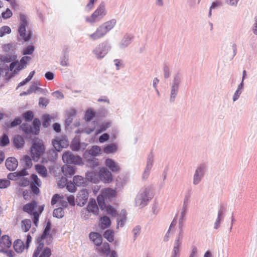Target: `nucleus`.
Returning <instances> with one entry per match:
<instances>
[{
    "instance_id": "f257e3e1",
    "label": "nucleus",
    "mask_w": 257,
    "mask_h": 257,
    "mask_svg": "<svg viewBox=\"0 0 257 257\" xmlns=\"http://www.w3.org/2000/svg\"><path fill=\"white\" fill-rule=\"evenodd\" d=\"M51 230V224L49 222L47 223L44 231L41 237L38 239V246L34 252L33 257H50L51 255V250L49 247L44 248V245L45 243L49 244L52 242L53 237L50 234Z\"/></svg>"
},
{
    "instance_id": "f03ea898",
    "label": "nucleus",
    "mask_w": 257,
    "mask_h": 257,
    "mask_svg": "<svg viewBox=\"0 0 257 257\" xmlns=\"http://www.w3.org/2000/svg\"><path fill=\"white\" fill-rule=\"evenodd\" d=\"M23 210L24 212L33 216V222L36 226H37L39 216L44 210V206L42 205L38 206L37 202L33 200L31 202L24 205Z\"/></svg>"
},
{
    "instance_id": "7ed1b4c3",
    "label": "nucleus",
    "mask_w": 257,
    "mask_h": 257,
    "mask_svg": "<svg viewBox=\"0 0 257 257\" xmlns=\"http://www.w3.org/2000/svg\"><path fill=\"white\" fill-rule=\"evenodd\" d=\"M116 21L111 20L101 25L94 33L89 35V37L93 41L103 37L115 26Z\"/></svg>"
},
{
    "instance_id": "20e7f679",
    "label": "nucleus",
    "mask_w": 257,
    "mask_h": 257,
    "mask_svg": "<svg viewBox=\"0 0 257 257\" xmlns=\"http://www.w3.org/2000/svg\"><path fill=\"white\" fill-rule=\"evenodd\" d=\"M45 151V147L43 141L40 139H35L33 141L30 149L31 156L32 159L37 162Z\"/></svg>"
},
{
    "instance_id": "39448f33",
    "label": "nucleus",
    "mask_w": 257,
    "mask_h": 257,
    "mask_svg": "<svg viewBox=\"0 0 257 257\" xmlns=\"http://www.w3.org/2000/svg\"><path fill=\"white\" fill-rule=\"evenodd\" d=\"M116 191L107 188L101 190V194L97 197V200L99 206L101 208L104 205V200H110L116 196Z\"/></svg>"
},
{
    "instance_id": "423d86ee",
    "label": "nucleus",
    "mask_w": 257,
    "mask_h": 257,
    "mask_svg": "<svg viewBox=\"0 0 257 257\" xmlns=\"http://www.w3.org/2000/svg\"><path fill=\"white\" fill-rule=\"evenodd\" d=\"M20 25L19 28V33L20 36L25 41L29 40L32 36V33L30 31H26V27L28 25L26 17L24 15L20 16Z\"/></svg>"
},
{
    "instance_id": "0eeeda50",
    "label": "nucleus",
    "mask_w": 257,
    "mask_h": 257,
    "mask_svg": "<svg viewBox=\"0 0 257 257\" xmlns=\"http://www.w3.org/2000/svg\"><path fill=\"white\" fill-rule=\"evenodd\" d=\"M63 161L67 164H74L75 165H83V161L81 157L77 155H74L70 151L65 152L62 155Z\"/></svg>"
},
{
    "instance_id": "6e6552de",
    "label": "nucleus",
    "mask_w": 257,
    "mask_h": 257,
    "mask_svg": "<svg viewBox=\"0 0 257 257\" xmlns=\"http://www.w3.org/2000/svg\"><path fill=\"white\" fill-rule=\"evenodd\" d=\"M30 185L32 193L34 195H38L40 193L39 188L41 186L42 182L36 174H33L31 175Z\"/></svg>"
},
{
    "instance_id": "1a4fd4ad",
    "label": "nucleus",
    "mask_w": 257,
    "mask_h": 257,
    "mask_svg": "<svg viewBox=\"0 0 257 257\" xmlns=\"http://www.w3.org/2000/svg\"><path fill=\"white\" fill-rule=\"evenodd\" d=\"M104 11V6L103 5H100L92 14L90 17L86 18V21L89 23L95 22L105 15Z\"/></svg>"
},
{
    "instance_id": "9d476101",
    "label": "nucleus",
    "mask_w": 257,
    "mask_h": 257,
    "mask_svg": "<svg viewBox=\"0 0 257 257\" xmlns=\"http://www.w3.org/2000/svg\"><path fill=\"white\" fill-rule=\"evenodd\" d=\"M99 178L104 183H109L113 180V176L110 172L106 168H101L99 171Z\"/></svg>"
},
{
    "instance_id": "9b49d317",
    "label": "nucleus",
    "mask_w": 257,
    "mask_h": 257,
    "mask_svg": "<svg viewBox=\"0 0 257 257\" xmlns=\"http://www.w3.org/2000/svg\"><path fill=\"white\" fill-rule=\"evenodd\" d=\"M88 198V192L86 189L81 190L78 194L76 198L77 204L80 206H84L87 202Z\"/></svg>"
},
{
    "instance_id": "f8f14e48",
    "label": "nucleus",
    "mask_w": 257,
    "mask_h": 257,
    "mask_svg": "<svg viewBox=\"0 0 257 257\" xmlns=\"http://www.w3.org/2000/svg\"><path fill=\"white\" fill-rule=\"evenodd\" d=\"M51 203L52 205L59 203L60 205L64 207H67L68 205V202L65 200L64 196L58 194H55L52 197Z\"/></svg>"
},
{
    "instance_id": "ddd939ff",
    "label": "nucleus",
    "mask_w": 257,
    "mask_h": 257,
    "mask_svg": "<svg viewBox=\"0 0 257 257\" xmlns=\"http://www.w3.org/2000/svg\"><path fill=\"white\" fill-rule=\"evenodd\" d=\"M53 146L57 151H60L62 148L68 146V142L65 139L57 138L53 142Z\"/></svg>"
},
{
    "instance_id": "4468645a",
    "label": "nucleus",
    "mask_w": 257,
    "mask_h": 257,
    "mask_svg": "<svg viewBox=\"0 0 257 257\" xmlns=\"http://www.w3.org/2000/svg\"><path fill=\"white\" fill-rule=\"evenodd\" d=\"M6 166L9 171H14L18 167L17 160L14 157H9L6 161Z\"/></svg>"
},
{
    "instance_id": "2eb2a0df",
    "label": "nucleus",
    "mask_w": 257,
    "mask_h": 257,
    "mask_svg": "<svg viewBox=\"0 0 257 257\" xmlns=\"http://www.w3.org/2000/svg\"><path fill=\"white\" fill-rule=\"evenodd\" d=\"M105 164L112 172H118L120 170L118 165L111 159H106Z\"/></svg>"
},
{
    "instance_id": "dca6fc26",
    "label": "nucleus",
    "mask_w": 257,
    "mask_h": 257,
    "mask_svg": "<svg viewBox=\"0 0 257 257\" xmlns=\"http://www.w3.org/2000/svg\"><path fill=\"white\" fill-rule=\"evenodd\" d=\"M89 238L91 241L97 246H100L102 242L101 235L97 232H91Z\"/></svg>"
},
{
    "instance_id": "f3484780",
    "label": "nucleus",
    "mask_w": 257,
    "mask_h": 257,
    "mask_svg": "<svg viewBox=\"0 0 257 257\" xmlns=\"http://www.w3.org/2000/svg\"><path fill=\"white\" fill-rule=\"evenodd\" d=\"M35 169L37 173L42 177H48V171L46 168L41 164H37L35 166Z\"/></svg>"
},
{
    "instance_id": "a211bd4d",
    "label": "nucleus",
    "mask_w": 257,
    "mask_h": 257,
    "mask_svg": "<svg viewBox=\"0 0 257 257\" xmlns=\"http://www.w3.org/2000/svg\"><path fill=\"white\" fill-rule=\"evenodd\" d=\"M62 171L63 174L67 177L72 176L75 173L74 168L67 164L64 165L62 167Z\"/></svg>"
},
{
    "instance_id": "6ab92c4d",
    "label": "nucleus",
    "mask_w": 257,
    "mask_h": 257,
    "mask_svg": "<svg viewBox=\"0 0 257 257\" xmlns=\"http://www.w3.org/2000/svg\"><path fill=\"white\" fill-rule=\"evenodd\" d=\"M96 251L102 254L108 255L110 253V246L108 243L104 242L99 247L96 248Z\"/></svg>"
},
{
    "instance_id": "aec40b11",
    "label": "nucleus",
    "mask_w": 257,
    "mask_h": 257,
    "mask_svg": "<svg viewBox=\"0 0 257 257\" xmlns=\"http://www.w3.org/2000/svg\"><path fill=\"white\" fill-rule=\"evenodd\" d=\"M13 247L17 252L21 253L24 251L26 246L22 240L18 239L14 241Z\"/></svg>"
},
{
    "instance_id": "412c9836",
    "label": "nucleus",
    "mask_w": 257,
    "mask_h": 257,
    "mask_svg": "<svg viewBox=\"0 0 257 257\" xmlns=\"http://www.w3.org/2000/svg\"><path fill=\"white\" fill-rule=\"evenodd\" d=\"M12 245L10 237L7 235H3L0 238V246L3 248H9Z\"/></svg>"
},
{
    "instance_id": "4be33fe9",
    "label": "nucleus",
    "mask_w": 257,
    "mask_h": 257,
    "mask_svg": "<svg viewBox=\"0 0 257 257\" xmlns=\"http://www.w3.org/2000/svg\"><path fill=\"white\" fill-rule=\"evenodd\" d=\"M24 68L25 67L20 62L17 61L11 63L9 67V70L10 71L14 70V73H17Z\"/></svg>"
},
{
    "instance_id": "5701e85b",
    "label": "nucleus",
    "mask_w": 257,
    "mask_h": 257,
    "mask_svg": "<svg viewBox=\"0 0 257 257\" xmlns=\"http://www.w3.org/2000/svg\"><path fill=\"white\" fill-rule=\"evenodd\" d=\"M17 58V56L15 55H0V62L7 63L15 61Z\"/></svg>"
},
{
    "instance_id": "b1692460",
    "label": "nucleus",
    "mask_w": 257,
    "mask_h": 257,
    "mask_svg": "<svg viewBox=\"0 0 257 257\" xmlns=\"http://www.w3.org/2000/svg\"><path fill=\"white\" fill-rule=\"evenodd\" d=\"M87 210L89 212L97 214L98 212V208L95 201H91L88 204Z\"/></svg>"
},
{
    "instance_id": "393cba45",
    "label": "nucleus",
    "mask_w": 257,
    "mask_h": 257,
    "mask_svg": "<svg viewBox=\"0 0 257 257\" xmlns=\"http://www.w3.org/2000/svg\"><path fill=\"white\" fill-rule=\"evenodd\" d=\"M100 225L101 228L105 229L110 225V220L107 216H104L101 217L99 220Z\"/></svg>"
},
{
    "instance_id": "a878e982",
    "label": "nucleus",
    "mask_w": 257,
    "mask_h": 257,
    "mask_svg": "<svg viewBox=\"0 0 257 257\" xmlns=\"http://www.w3.org/2000/svg\"><path fill=\"white\" fill-rule=\"evenodd\" d=\"M24 140L21 136L18 135L14 138V144L16 148H22L24 145Z\"/></svg>"
},
{
    "instance_id": "bb28decb",
    "label": "nucleus",
    "mask_w": 257,
    "mask_h": 257,
    "mask_svg": "<svg viewBox=\"0 0 257 257\" xmlns=\"http://www.w3.org/2000/svg\"><path fill=\"white\" fill-rule=\"evenodd\" d=\"M22 229L25 231H28L31 227V221L29 219H25L22 221Z\"/></svg>"
},
{
    "instance_id": "cd10ccee",
    "label": "nucleus",
    "mask_w": 257,
    "mask_h": 257,
    "mask_svg": "<svg viewBox=\"0 0 257 257\" xmlns=\"http://www.w3.org/2000/svg\"><path fill=\"white\" fill-rule=\"evenodd\" d=\"M22 162L24 164L26 169H30L33 166V162L31 158L25 155L23 157L22 159Z\"/></svg>"
},
{
    "instance_id": "c85d7f7f",
    "label": "nucleus",
    "mask_w": 257,
    "mask_h": 257,
    "mask_svg": "<svg viewBox=\"0 0 257 257\" xmlns=\"http://www.w3.org/2000/svg\"><path fill=\"white\" fill-rule=\"evenodd\" d=\"M202 173L203 169L201 167H199L197 169L194 177V184H197L199 183Z\"/></svg>"
},
{
    "instance_id": "c756f323",
    "label": "nucleus",
    "mask_w": 257,
    "mask_h": 257,
    "mask_svg": "<svg viewBox=\"0 0 257 257\" xmlns=\"http://www.w3.org/2000/svg\"><path fill=\"white\" fill-rule=\"evenodd\" d=\"M101 148L97 146H93L89 151L88 153L90 155L93 156H98L100 154Z\"/></svg>"
},
{
    "instance_id": "7c9ffc66",
    "label": "nucleus",
    "mask_w": 257,
    "mask_h": 257,
    "mask_svg": "<svg viewBox=\"0 0 257 257\" xmlns=\"http://www.w3.org/2000/svg\"><path fill=\"white\" fill-rule=\"evenodd\" d=\"M117 150V147L113 144H111L107 145L103 149V151L106 154L112 153L116 152Z\"/></svg>"
},
{
    "instance_id": "2f4dec72",
    "label": "nucleus",
    "mask_w": 257,
    "mask_h": 257,
    "mask_svg": "<svg viewBox=\"0 0 257 257\" xmlns=\"http://www.w3.org/2000/svg\"><path fill=\"white\" fill-rule=\"evenodd\" d=\"M150 198H151V197H147V198L146 199L141 195L137 197L136 202L139 205V206H140L141 207H143L147 204V202L149 200Z\"/></svg>"
},
{
    "instance_id": "473e14b6",
    "label": "nucleus",
    "mask_w": 257,
    "mask_h": 257,
    "mask_svg": "<svg viewBox=\"0 0 257 257\" xmlns=\"http://www.w3.org/2000/svg\"><path fill=\"white\" fill-rule=\"evenodd\" d=\"M64 215V211L62 207L56 208L53 211V216L58 218H61Z\"/></svg>"
},
{
    "instance_id": "72a5a7b5",
    "label": "nucleus",
    "mask_w": 257,
    "mask_h": 257,
    "mask_svg": "<svg viewBox=\"0 0 257 257\" xmlns=\"http://www.w3.org/2000/svg\"><path fill=\"white\" fill-rule=\"evenodd\" d=\"M103 236L109 242L113 241L114 232L111 230H107L103 234Z\"/></svg>"
},
{
    "instance_id": "f704fd0d",
    "label": "nucleus",
    "mask_w": 257,
    "mask_h": 257,
    "mask_svg": "<svg viewBox=\"0 0 257 257\" xmlns=\"http://www.w3.org/2000/svg\"><path fill=\"white\" fill-rule=\"evenodd\" d=\"M33 124L34 134L37 135L39 133L40 130V126L41 125L40 120L38 118H35L33 120Z\"/></svg>"
},
{
    "instance_id": "c9c22d12",
    "label": "nucleus",
    "mask_w": 257,
    "mask_h": 257,
    "mask_svg": "<svg viewBox=\"0 0 257 257\" xmlns=\"http://www.w3.org/2000/svg\"><path fill=\"white\" fill-rule=\"evenodd\" d=\"M73 182L75 185L80 186L84 183V179L82 176H75L73 178Z\"/></svg>"
},
{
    "instance_id": "e433bc0d",
    "label": "nucleus",
    "mask_w": 257,
    "mask_h": 257,
    "mask_svg": "<svg viewBox=\"0 0 257 257\" xmlns=\"http://www.w3.org/2000/svg\"><path fill=\"white\" fill-rule=\"evenodd\" d=\"M126 216H125V212L122 211L120 213V214L118 218H117V225L120 226V227H122L125 221Z\"/></svg>"
},
{
    "instance_id": "4c0bfd02",
    "label": "nucleus",
    "mask_w": 257,
    "mask_h": 257,
    "mask_svg": "<svg viewBox=\"0 0 257 257\" xmlns=\"http://www.w3.org/2000/svg\"><path fill=\"white\" fill-rule=\"evenodd\" d=\"M23 130L27 134L33 133L34 134L33 127L27 123H23L22 125Z\"/></svg>"
},
{
    "instance_id": "58836bf2",
    "label": "nucleus",
    "mask_w": 257,
    "mask_h": 257,
    "mask_svg": "<svg viewBox=\"0 0 257 257\" xmlns=\"http://www.w3.org/2000/svg\"><path fill=\"white\" fill-rule=\"evenodd\" d=\"M23 116L26 121H30L34 118V113L32 111H27L23 113Z\"/></svg>"
},
{
    "instance_id": "ea45409f",
    "label": "nucleus",
    "mask_w": 257,
    "mask_h": 257,
    "mask_svg": "<svg viewBox=\"0 0 257 257\" xmlns=\"http://www.w3.org/2000/svg\"><path fill=\"white\" fill-rule=\"evenodd\" d=\"M18 184L20 187H27L30 185V180L28 178H22L19 180Z\"/></svg>"
},
{
    "instance_id": "a19ab883",
    "label": "nucleus",
    "mask_w": 257,
    "mask_h": 257,
    "mask_svg": "<svg viewBox=\"0 0 257 257\" xmlns=\"http://www.w3.org/2000/svg\"><path fill=\"white\" fill-rule=\"evenodd\" d=\"M95 115V113L91 109L86 111L85 114V119L86 121H90Z\"/></svg>"
},
{
    "instance_id": "79ce46f5",
    "label": "nucleus",
    "mask_w": 257,
    "mask_h": 257,
    "mask_svg": "<svg viewBox=\"0 0 257 257\" xmlns=\"http://www.w3.org/2000/svg\"><path fill=\"white\" fill-rule=\"evenodd\" d=\"M106 211L107 214L111 215L112 216H116L117 214L116 209L110 205L106 206Z\"/></svg>"
},
{
    "instance_id": "37998d69",
    "label": "nucleus",
    "mask_w": 257,
    "mask_h": 257,
    "mask_svg": "<svg viewBox=\"0 0 257 257\" xmlns=\"http://www.w3.org/2000/svg\"><path fill=\"white\" fill-rule=\"evenodd\" d=\"M11 32V30L9 27L3 26L0 28V37H3L6 34H10Z\"/></svg>"
},
{
    "instance_id": "c03bdc74",
    "label": "nucleus",
    "mask_w": 257,
    "mask_h": 257,
    "mask_svg": "<svg viewBox=\"0 0 257 257\" xmlns=\"http://www.w3.org/2000/svg\"><path fill=\"white\" fill-rule=\"evenodd\" d=\"M3 49L4 52H9L13 51L14 49V47L13 44L9 43L4 45L3 46Z\"/></svg>"
},
{
    "instance_id": "a18cd8bd",
    "label": "nucleus",
    "mask_w": 257,
    "mask_h": 257,
    "mask_svg": "<svg viewBox=\"0 0 257 257\" xmlns=\"http://www.w3.org/2000/svg\"><path fill=\"white\" fill-rule=\"evenodd\" d=\"M10 185V181L7 179H0V188L4 189Z\"/></svg>"
},
{
    "instance_id": "49530a36",
    "label": "nucleus",
    "mask_w": 257,
    "mask_h": 257,
    "mask_svg": "<svg viewBox=\"0 0 257 257\" xmlns=\"http://www.w3.org/2000/svg\"><path fill=\"white\" fill-rule=\"evenodd\" d=\"M9 143V138L6 135H4L0 140V146H5Z\"/></svg>"
},
{
    "instance_id": "de8ad7c7",
    "label": "nucleus",
    "mask_w": 257,
    "mask_h": 257,
    "mask_svg": "<svg viewBox=\"0 0 257 257\" xmlns=\"http://www.w3.org/2000/svg\"><path fill=\"white\" fill-rule=\"evenodd\" d=\"M51 121V118L49 115H45L43 117V126L45 127H47L49 125Z\"/></svg>"
},
{
    "instance_id": "09e8293b",
    "label": "nucleus",
    "mask_w": 257,
    "mask_h": 257,
    "mask_svg": "<svg viewBox=\"0 0 257 257\" xmlns=\"http://www.w3.org/2000/svg\"><path fill=\"white\" fill-rule=\"evenodd\" d=\"M34 51V47L33 46H29L23 50V55L31 54Z\"/></svg>"
},
{
    "instance_id": "8fccbe9b",
    "label": "nucleus",
    "mask_w": 257,
    "mask_h": 257,
    "mask_svg": "<svg viewBox=\"0 0 257 257\" xmlns=\"http://www.w3.org/2000/svg\"><path fill=\"white\" fill-rule=\"evenodd\" d=\"M22 122L21 119L20 117H16L15 119L11 122L9 127H15L20 124Z\"/></svg>"
},
{
    "instance_id": "3c124183",
    "label": "nucleus",
    "mask_w": 257,
    "mask_h": 257,
    "mask_svg": "<svg viewBox=\"0 0 257 257\" xmlns=\"http://www.w3.org/2000/svg\"><path fill=\"white\" fill-rule=\"evenodd\" d=\"M108 124H103L100 125L99 127L96 130V134L97 135L102 132L105 131L107 128L108 127Z\"/></svg>"
},
{
    "instance_id": "603ef678",
    "label": "nucleus",
    "mask_w": 257,
    "mask_h": 257,
    "mask_svg": "<svg viewBox=\"0 0 257 257\" xmlns=\"http://www.w3.org/2000/svg\"><path fill=\"white\" fill-rule=\"evenodd\" d=\"M71 149L73 151H78L80 149V144L76 141H73L70 146Z\"/></svg>"
},
{
    "instance_id": "864d4df0",
    "label": "nucleus",
    "mask_w": 257,
    "mask_h": 257,
    "mask_svg": "<svg viewBox=\"0 0 257 257\" xmlns=\"http://www.w3.org/2000/svg\"><path fill=\"white\" fill-rule=\"evenodd\" d=\"M66 188L68 189V190L71 192H74L76 191L75 184L74 183L73 184L71 182H70L67 183Z\"/></svg>"
},
{
    "instance_id": "5fc2aeb1",
    "label": "nucleus",
    "mask_w": 257,
    "mask_h": 257,
    "mask_svg": "<svg viewBox=\"0 0 257 257\" xmlns=\"http://www.w3.org/2000/svg\"><path fill=\"white\" fill-rule=\"evenodd\" d=\"M31 60V57L29 56H24L20 60V63L23 65L25 67H26V65L28 62Z\"/></svg>"
},
{
    "instance_id": "6e6d98bb",
    "label": "nucleus",
    "mask_w": 257,
    "mask_h": 257,
    "mask_svg": "<svg viewBox=\"0 0 257 257\" xmlns=\"http://www.w3.org/2000/svg\"><path fill=\"white\" fill-rule=\"evenodd\" d=\"M12 16V13L11 11L8 9H7L6 12L2 13V17L4 19H8L10 18Z\"/></svg>"
},
{
    "instance_id": "4d7b16f0",
    "label": "nucleus",
    "mask_w": 257,
    "mask_h": 257,
    "mask_svg": "<svg viewBox=\"0 0 257 257\" xmlns=\"http://www.w3.org/2000/svg\"><path fill=\"white\" fill-rule=\"evenodd\" d=\"M109 136L107 134H103L99 138L100 143H103L109 139Z\"/></svg>"
},
{
    "instance_id": "13d9d810",
    "label": "nucleus",
    "mask_w": 257,
    "mask_h": 257,
    "mask_svg": "<svg viewBox=\"0 0 257 257\" xmlns=\"http://www.w3.org/2000/svg\"><path fill=\"white\" fill-rule=\"evenodd\" d=\"M18 174L16 172L14 173H10L8 175V178L10 180H14L18 178Z\"/></svg>"
},
{
    "instance_id": "bf43d9fd",
    "label": "nucleus",
    "mask_w": 257,
    "mask_h": 257,
    "mask_svg": "<svg viewBox=\"0 0 257 257\" xmlns=\"http://www.w3.org/2000/svg\"><path fill=\"white\" fill-rule=\"evenodd\" d=\"M49 103V101L48 99L41 97L39 99V105H42L43 106H46Z\"/></svg>"
},
{
    "instance_id": "052dcab7",
    "label": "nucleus",
    "mask_w": 257,
    "mask_h": 257,
    "mask_svg": "<svg viewBox=\"0 0 257 257\" xmlns=\"http://www.w3.org/2000/svg\"><path fill=\"white\" fill-rule=\"evenodd\" d=\"M18 174V177H23L28 175V173L27 171V169H23L20 171L16 172Z\"/></svg>"
},
{
    "instance_id": "680f3d73",
    "label": "nucleus",
    "mask_w": 257,
    "mask_h": 257,
    "mask_svg": "<svg viewBox=\"0 0 257 257\" xmlns=\"http://www.w3.org/2000/svg\"><path fill=\"white\" fill-rule=\"evenodd\" d=\"M52 94L57 99H62L64 97L63 93L59 91L54 92Z\"/></svg>"
},
{
    "instance_id": "e2e57ef3",
    "label": "nucleus",
    "mask_w": 257,
    "mask_h": 257,
    "mask_svg": "<svg viewBox=\"0 0 257 257\" xmlns=\"http://www.w3.org/2000/svg\"><path fill=\"white\" fill-rule=\"evenodd\" d=\"M67 200L69 203V204L71 206H74L75 203V198L74 196L73 195H70L68 197H67Z\"/></svg>"
},
{
    "instance_id": "0e129e2a",
    "label": "nucleus",
    "mask_w": 257,
    "mask_h": 257,
    "mask_svg": "<svg viewBox=\"0 0 257 257\" xmlns=\"http://www.w3.org/2000/svg\"><path fill=\"white\" fill-rule=\"evenodd\" d=\"M38 89H41V88L37 87L35 85H32L29 89L28 91V93H31L33 92H36V91Z\"/></svg>"
},
{
    "instance_id": "69168bd1",
    "label": "nucleus",
    "mask_w": 257,
    "mask_h": 257,
    "mask_svg": "<svg viewBox=\"0 0 257 257\" xmlns=\"http://www.w3.org/2000/svg\"><path fill=\"white\" fill-rule=\"evenodd\" d=\"M221 4V2H219V1L215 2L212 3V4L210 7V12H209V16H210L211 15V10L216 7L220 6Z\"/></svg>"
},
{
    "instance_id": "338daca9",
    "label": "nucleus",
    "mask_w": 257,
    "mask_h": 257,
    "mask_svg": "<svg viewBox=\"0 0 257 257\" xmlns=\"http://www.w3.org/2000/svg\"><path fill=\"white\" fill-rule=\"evenodd\" d=\"M23 196L25 200H29L31 198V195L29 191L27 190H25L23 192Z\"/></svg>"
},
{
    "instance_id": "774afa93",
    "label": "nucleus",
    "mask_w": 257,
    "mask_h": 257,
    "mask_svg": "<svg viewBox=\"0 0 257 257\" xmlns=\"http://www.w3.org/2000/svg\"><path fill=\"white\" fill-rule=\"evenodd\" d=\"M45 77L48 80H52L54 78V74L51 72H47L45 75Z\"/></svg>"
}]
</instances>
